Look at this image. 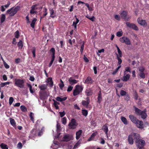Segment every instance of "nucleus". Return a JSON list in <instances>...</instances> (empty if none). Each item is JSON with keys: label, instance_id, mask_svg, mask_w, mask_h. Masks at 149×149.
<instances>
[{"label": "nucleus", "instance_id": "39448f33", "mask_svg": "<svg viewBox=\"0 0 149 149\" xmlns=\"http://www.w3.org/2000/svg\"><path fill=\"white\" fill-rule=\"evenodd\" d=\"M19 7L17 6L15 8H12L7 10V12L9 13L10 15L11 16H14L19 9Z\"/></svg>", "mask_w": 149, "mask_h": 149}, {"label": "nucleus", "instance_id": "e433bc0d", "mask_svg": "<svg viewBox=\"0 0 149 149\" xmlns=\"http://www.w3.org/2000/svg\"><path fill=\"white\" fill-rule=\"evenodd\" d=\"M20 109L22 111L26 112L27 111V109L26 107L24 106H20Z\"/></svg>", "mask_w": 149, "mask_h": 149}, {"label": "nucleus", "instance_id": "3c124183", "mask_svg": "<svg viewBox=\"0 0 149 149\" xmlns=\"http://www.w3.org/2000/svg\"><path fill=\"white\" fill-rule=\"evenodd\" d=\"M62 122L64 125H65L66 123V118L65 117L63 118L62 120Z\"/></svg>", "mask_w": 149, "mask_h": 149}, {"label": "nucleus", "instance_id": "c9c22d12", "mask_svg": "<svg viewBox=\"0 0 149 149\" xmlns=\"http://www.w3.org/2000/svg\"><path fill=\"white\" fill-rule=\"evenodd\" d=\"M44 127H42L41 129V130H39V131L38 133V136H40L41 135H42L43 132L44 131Z\"/></svg>", "mask_w": 149, "mask_h": 149}, {"label": "nucleus", "instance_id": "49530a36", "mask_svg": "<svg viewBox=\"0 0 149 149\" xmlns=\"http://www.w3.org/2000/svg\"><path fill=\"white\" fill-rule=\"evenodd\" d=\"M125 71L124 72H125V73H126V72H129L130 73L131 72L130 68L129 67H125Z\"/></svg>", "mask_w": 149, "mask_h": 149}, {"label": "nucleus", "instance_id": "7ed1b4c3", "mask_svg": "<svg viewBox=\"0 0 149 149\" xmlns=\"http://www.w3.org/2000/svg\"><path fill=\"white\" fill-rule=\"evenodd\" d=\"M83 87L81 86L77 85L75 86V89L73 91V94L74 96H76L79 94L82 91Z\"/></svg>", "mask_w": 149, "mask_h": 149}, {"label": "nucleus", "instance_id": "6e6d98bb", "mask_svg": "<svg viewBox=\"0 0 149 149\" xmlns=\"http://www.w3.org/2000/svg\"><path fill=\"white\" fill-rule=\"evenodd\" d=\"M59 103L57 102H55L54 103V105L56 109H58V106L57 105Z\"/></svg>", "mask_w": 149, "mask_h": 149}, {"label": "nucleus", "instance_id": "e2e57ef3", "mask_svg": "<svg viewBox=\"0 0 149 149\" xmlns=\"http://www.w3.org/2000/svg\"><path fill=\"white\" fill-rule=\"evenodd\" d=\"M4 65L5 68L7 69H8L9 68V66L5 62H4Z\"/></svg>", "mask_w": 149, "mask_h": 149}, {"label": "nucleus", "instance_id": "de8ad7c7", "mask_svg": "<svg viewBox=\"0 0 149 149\" xmlns=\"http://www.w3.org/2000/svg\"><path fill=\"white\" fill-rule=\"evenodd\" d=\"M22 147V145L21 142H19L17 145V147L18 149H21Z\"/></svg>", "mask_w": 149, "mask_h": 149}, {"label": "nucleus", "instance_id": "bb28decb", "mask_svg": "<svg viewBox=\"0 0 149 149\" xmlns=\"http://www.w3.org/2000/svg\"><path fill=\"white\" fill-rule=\"evenodd\" d=\"M39 88L42 90H45L47 88V85L45 84H42L38 86Z\"/></svg>", "mask_w": 149, "mask_h": 149}, {"label": "nucleus", "instance_id": "9d476101", "mask_svg": "<svg viewBox=\"0 0 149 149\" xmlns=\"http://www.w3.org/2000/svg\"><path fill=\"white\" fill-rule=\"evenodd\" d=\"M127 26L137 31L138 30V28L136 25L130 23L129 22L126 23Z\"/></svg>", "mask_w": 149, "mask_h": 149}, {"label": "nucleus", "instance_id": "72a5a7b5", "mask_svg": "<svg viewBox=\"0 0 149 149\" xmlns=\"http://www.w3.org/2000/svg\"><path fill=\"white\" fill-rule=\"evenodd\" d=\"M10 83V82L8 81L4 83H1L0 84V86L1 87H3L4 86L6 85H8Z\"/></svg>", "mask_w": 149, "mask_h": 149}, {"label": "nucleus", "instance_id": "393cba45", "mask_svg": "<svg viewBox=\"0 0 149 149\" xmlns=\"http://www.w3.org/2000/svg\"><path fill=\"white\" fill-rule=\"evenodd\" d=\"M93 82L92 79L89 77H88L85 80V83L87 84H91Z\"/></svg>", "mask_w": 149, "mask_h": 149}, {"label": "nucleus", "instance_id": "69168bd1", "mask_svg": "<svg viewBox=\"0 0 149 149\" xmlns=\"http://www.w3.org/2000/svg\"><path fill=\"white\" fill-rule=\"evenodd\" d=\"M84 45L83 44L81 46V47L80 52H81V54H82L83 53L84 49Z\"/></svg>", "mask_w": 149, "mask_h": 149}, {"label": "nucleus", "instance_id": "412c9836", "mask_svg": "<svg viewBox=\"0 0 149 149\" xmlns=\"http://www.w3.org/2000/svg\"><path fill=\"white\" fill-rule=\"evenodd\" d=\"M82 132L81 130H79L76 132V139L77 140L79 139L80 137Z\"/></svg>", "mask_w": 149, "mask_h": 149}, {"label": "nucleus", "instance_id": "f704fd0d", "mask_svg": "<svg viewBox=\"0 0 149 149\" xmlns=\"http://www.w3.org/2000/svg\"><path fill=\"white\" fill-rule=\"evenodd\" d=\"M29 116L31 120L33 121V123H34V114L32 112H31L30 113V114L29 115Z\"/></svg>", "mask_w": 149, "mask_h": 149}, {"label": "nucleus", "instance_id": "4c0bfd02", "mask_svg": "<svg viewBox=\"0 0 149 149\" xmlns=\"http://www.w3.org/2000/svg\"><path fill=\"white\" fill-rule=\"evenodd\" d=\"M60 81L61 82V83L59 84V86L60 88L62 89H63V87L64 86V84H63V81H62L61 79L60 80Z\"/></svg>", "mask_w": 149, "mask_h": 149}, {"label": "nucleus", "instance_id": "ea45409f", "mask_svg": "<svg viewBox=\"0 0 149 149\" xmlns=\"http://www.w3.org/2000/svg\"><path fill=\"white\" fill-rule=\"evenodd\" d=\"M18 46L21 49L23 47L22 42L21 40H20L18 43Z\"/></svg>", "mask_w": 149, "mask_h": 149}, {"label": "nucleus", "instance_id": "338daca9", "mask_svg": "<svg viewBox=\"0 0 149 149\" xmlns=\"http://www.w3.org/2000/svg\"><path fill=\"white\" fill-rule=\"evenodd\" d=\"M139 75L140 77L142 78H144L145 77V74L143 72L141 73Z\"/></svg>", "mask_w": 149, "mask_h": 149}, {"label": "nucleus", "instance_id": "f8f14e48", "mask_svg": "<svg viewBox=\"0 0 149 149\" xmlns=\"http://www.w3.org/2000/svg\"><path fill=\"white\" fill-rule=\"evenodd\" d=\"M124 75L122 79V80L124 81H127L130 79V75L129 74H126L125 72H124Z\"/></svg>", "mask_w": 149, "mask_h": 149}, {"label": "nucleus", "instance_id": "13d9d810", "mask_svg": "<svg viewBox=\"0 0 149 149\" xmlns=\"http://www.w3.org/2000/svg\"><path fill=\"white\" fill-rule=\"evenodd\" d=\"M114 18L116 20L118 21H119L120 19V17L118 15H114Z\"/></svg>", "mask_w": 149, "mask_h": 149}, {"label": "nucleus", "instance_id": "8fccbe9b", "mask_svg": "<svg viewBox=\"0 0 149 149\" xmlns=\"http://www.w3.org/2000/svg\"><path fill=\"white\" fill-rule=\"evenodd\" d=\"M97 134V132H96L93 133L91 135L90 139H93Z\"/></svg>", "mask_w": 149, "mask_h": 149}, {"label": "nucleus", "instance_id": "774afa93", "mask_svg": "<svg viewBox=\"0 0 149 149\" xmlns=\"http://www.w3.org/2000/svg\"><path fill=\"white\" fill-rule=\"evenodd\" d=\"M59 113L61 117L64 116L65 114V113L64 111L62 112H59Z\"/></svg>", "mask_w": 149, "mask_h": 149}, {"label": "nucleus", "instance_id": "864d4df0", "mask_svg": "<svg viewBox=\"0 0 149 149\" xmlns=\"http://www.w3.org/2000/svg\"><path fill=\"white\" fill-rule=\"evenodd\" d=\"M123 34V32L122 31H119L117 32L116 35L118 37L121 36Z\"/></svg>", "mask_w": 149, "mask_h": 149}, {"label": "nucleus", "instance_id": "cd10ccee", "mask_svg": "<svg viewBox=\"0 0 149 149\" xmlns=\"http://www.w3.org/2000/svg\"><path fill=\"white\" fill-rule=\"evenodd\" d=\"M102 99V93L100 91L98 93V97H97V102L100 103Z\"/></svg>", "mask_w": 149, "mask_h": 149}, {"label": "nucleus", "instance_id": "473e14b6", "mask_svg": "<svg viewBox=\"0 0 149 149\" xmlns=\"http://www.w3.org/2000/svg\"><path fill=\"white\" fill-rule=\"evenodd\" d=\"M6 19V16L4 14H2L0 18L1 22V23H3Z\"/></svg>", "mask_w": 149, "mask_h": 149}, {"label": "nucleus", "instance_id": "5701e85b", "mask_svg": "<svg viewBox=\"0 0 149 149\" xmlns=\"http://www.w3.org/2000/svg\"><path fill=\"white\" fill-rule=\"evenodd\" d=\"M102 129L105 132V134L108 137L107 135L108 129L107 126L106 124H105L103 126Z\"/></svg>", "mask_w": 149, "mask_h": 149}, {"label": "nucleus", "instance_id": "a211bd4d", "mask_svg": "<svg viewBox=\"0 0 149 149\" xmlns=\"http://www.w3.org/2000/svg\"><path fill=\"white\" fill-rule=\"evenodd\" d=\"M86 101L83 100L82 102V105L85 107H87L89 103V100L88 97L86 98Z\"/></svg>", "mask_w": 149, "mask_h": 149}, {"label": "nucleus", "instance_id": "58836bf2", "mask_svg": "<svg viewBox=\"0 0 149 149\" xmlns=\"http://www.w3.org/2000/svg\"><path fill=\"white\" fill-rule=\"evenodd\" d=\"M80 143L79 142H77L74 145V146L73 148L74 149H76L80 146Z\"/></svg>", "mask_w": 149, "mask_h": 149}, {"label": "nucleus", "instance_id": "2f4dec72", "mask_svg": "<svg viewBox=\"0 0 149 149\" xmlns=\"http://www.w3.org/2000/svg\"><path fill=\"white\" fill-rule=\"evenodd\" d=\"M0 146L2 149H8L7 145L3 143H2L0 145Z\"/></svg>", "mask_w": 149, "mask_h": 149}, {"label": "nucleus", "instance_id": "0e129e2a", "mask_svg": "<svg viewBox=\"0 0 149 149\" xmlns=\"http://www.w3.org/2000/svg\"><path fill=\"white\" fill-rule=\"evenodd\" d=\"M145 70V68L143 67H141L139 68V70L141 72H143Z\"/></svg>", "mask_w": 149, "mask_h": 149}, {"label": "nucleus", "instance_id": "ddd939ff", "mask_svg": "<svg viewBox=\"0 0 149 149\" xmlns=\"http://www.w3.org/2000/svg\"><path fill=\"white\" fill-rule=\"evenodd\" d=\"M135 124L138 128L140 129L143 128V123L142 121L138 120Z\"/></svg>", "mask_w": 149, "mask_h": 149}, {"label": "nucleus", "instance_id": "a878e982", "mask_svg": "<svg viewBox=\"0 0 149 149\" xmlns=\"http://www.w3.org/2000/svg\"><path fill=\"white\" fill-rule=\"evenodd\" d=\"M67 99L66 97H64L62 98L60 97H57L56 98V100L57 101L62 102L63 101H65Z\"/></svg>", "mask_w": 149, "mask_h": 149}, {"label": "nucleus", "instance_id": "680f3d73", "mask_svg": "<svg viewBox=\"0 0 149 149\" xmlns=\"http://www.w3.org/2000/svg\"><path fill=\"white\" fill-rule=\"evenodd\" d=\"M73 88V87L71 86H69L67 90L68 92H70L72 91Z\"/></svg>", "mask_w": 149, "mask_h": 149}, {"label": "nucleus", "instance_id": "20e7f679", "mask_svg": "<svg viewBox=\"0 0 149 149\" xmlns=\"http://www.w3.org/2000/svg\"><path fill=\"white\" fill-rule=\"evenodd\" d=\"M15 84L17 86L21 88L24 87V81L23 79H15Z\"/></svg>", "mask_w": 149, "mask_h": 149}, {"label": "nucleus", "instance_id": "79ce46f5", "mask_svg": "<svg viewBox=\"0 0 149 149\" xmlns=\"http://www.w3.org/2000/svg\"><path fill=\"white\" fill-rule=\"evenodd\" d=\"M82 113L84 116H86L88 114V111L86 110H82Z\"/></svg>", "mask_w": 149, "mask_h": 149}, {"label": "nucleus", "instance_id": "c85d7f7f", "mask_svg": "<svg viewBox=\"0 0 149 149\" xmlns=\"http://www.w3.org/2000/svg\"><path fill=\"white\" fill-rule=\"evenodd\" d=\"M121 119L124 124L125 125H127L128 124L127 120L125 117L123 116H121Z\"/></svg>", "mask_w": 149, "mask_h": 149}, {"label": "nucleus", "instance_id": "4468645a", "mask_svg": "<svg viewBox=\"0 0 149 149\" xmlns=\"http://www.w3.org/2000/svg\"><path fill=\"white\" fill-rule=\"evenodd\" d=\"M37 5H33L31 7V10L30 11V13L31 14H35L37 13Z\"/></svg>", "mask_w": 149, "mask_h": 149}, {"label": "nucleus", "instance_id": "4be33fe9", "mask_svg": "<svg viewBox=\"0 0 149 149\" xmlns=\"http://www.w3.org/2000/svg\"><path fill=\"white\" fill-rule=\"evenodd\" d=\"M86 93L88 96L91 95L93 94V92L91 89L87 88L86 90Z\"/></svg>", "mask_w": 149, "mask_h": 149}, {"label": "nucleus", "instance_id": "a18cd8bd", "mask_svg": "<svg viewBox=\"0 0 149 149\" xmlns=\"http://www.w3.org/2000/svg\"><path fill=\"white\" fill-rule=\"evenodd\" d=\"M55 57H52L51 61L49 65V67H50L52 65L53 62L54 61V60Z\"/></svg>", "mask_w": 149, "mask_h": 149}, {"label": "nucleus", "instance_id": "a19ab883", "mask_svg": "<svg viewBox=\"0 0 149 149\" xmlns=\"http://www.w3.org/2000/svg\"><path fill=\"white\" fill-rule=\"evenodd\" d=\"M50 51L52 52V57H55V50L54 49V48H52L51 49Z\"/></svg>", "mask_w": 149, "mask_h": 149}, {"label": "nucleus", "instance_id": "1a4fd4ad", "mask_svg": "<svg viewBox=\"0 0 149 149\" xmlns=\"http://www.w3.org/2000/svg\"><path fill=\"white\" fill-rule=\"evenodd\" d=\"M120 41L122 43H125L127 45H130L131 44L130 41L129 39L126 37H123L120 39Z\"/></svg>", "mask_w": 149, "mask_h": 149}, {"label": "nucleus", "instance_id": "4d7b16f0", "mask_svg": "<svg viewBox=\"0 0 149 149\" xmlns=\"http://www.w3.org/2000/svg\"><path fill=\"white\" fill-rule=\"evenodd\" d=\"M15 37L16 38H18L19 37V32L18 31H17L15 33Z\"/></svg>", "mask_w": 149, "mask_h": 149}, {"label": "nucleus", "instance_id": "f3484780", "mask_svg": "<svg viewBox=\"0 0 149 149\" xmlns=\"http://www.w3.org/2000/svg\"><path fill=\"white\" fill-rule=\"evenodd\" d=\"M129 117L131 121L134 123H136L138 120L135 117L132 115H130Z\"/></svg>", "mask_w": 149, "mask_h": 149}, {"label": "nucleus", "instance_id": "09e8293b", "mask_svg": "<svg viewBox=\"0 0 149 149\" xmlns=\"http://www.w3.org/2000/svg\"><path fill=\"white\" fill-rule=\"evenodd\" d=\"M14 101V99L12 97H10L9 99V104L10 105H11Z\"/></svg>", "mask_w": 149, "mask_h": 149}, {"label": "nucleus", "instance_id": "0eeeda50", "mask_svg": "<svg viewBox=\"0 0 149 149\" xmlns=\"http://www.w3.org/2000/svg\"><path fill=\"white\" fill-rule=\"evenodd\" d=\"M136 143L137 146L139 149L142 148L145 143V141L144 140L140 139L138 140L137 139L136 141Z\"/></svg>", "mask_w": 149, "mask_h": 149}, {"label": "nucleus", "instance_id": "7c9ffc66", "mask_svg": "<svg viewBox=\"0 0 149 149\" xmlns=\"http://www.w3.org/2000/svg\"><path fill=\"white\" fill-rule=\"evenodd\" d=\"M10 124L13 127L16 126V123L15 120L12 118L10 119Z\"/></svg>", "mask_w": 149, "mask_h": 149}, {"label": "nucleus", "instance_id": "b1692460", "mask_svg": "<svg viewBox=\"0 0 149 149\" xmlns=\"http://www.w3.org/2000/svg\"><path fill=\"white\" fill-rule=\"evenodd\" d=\"M68 81L69 83L70 84H76L78 81L77 80L74 79H73L72 78L70 77L68 79Z\"/></svg>", "mask_w": 149, "mask_h": 149}, {"label": "nucleus", "instance_id": "bf43d9fd", "mask_svg": "<svg viewBox=\"0 0 149 149\" xmlns=\"http://www.w3.org/2000/svg\"><path fill=\"white\" fill-rule=\"evenodd\" d=\"M76 22H73V24H72L73 26L77 25V23H78V22H79V20L78 18H76Z\"/></svg>", "mask_w": 149, "mask_h": 149}, {"label": "nucleus", "instance_id": "c756f323", "mask_svg": "<svg viewBox=\"0 0 149 149\" xmlns=\"http://www.w3.org/2000/svg\"><path fill=\"white\" fill-rule=\"evenodd\" d=\"M36 20L37 19L36 18H34L31 22V26L33 28L34 27L35 24Z\"/></svg>", "mask_w": 149, "mask_h": 149}, {"label": "nucleus", "instance_id": "f03ea898", "mask_svg": "<svg viewBox=\"0 0 149 149\" xmlns=\"http://www.w3.org/2000/svg\"><path fill=\"white\" fill-rule=\"evenodd\" d=\"M134 108L136 114L141 116L143 119H144L146 118L147 114L145 111H142L136 107H135Z\"/></svg>", "mask_w": 149, "mask_h": 149}, {"label": "nucleus", "instance_id": "9b49d317", "mask_svg": "<svg viewBox=\"0 0 149 149\" xmlns=\"http://www.w3.org/2000/svg\"><path fill=\"white\" fill-rule=\"evenodd\" d=\"M73 138V136L70 135H65L62 139L63 141H68L71 139Z\"/></svg>", "mask_w": 149, "mask_h": 149}, {"label": "nucleus", "instance_id": "2eb2a0df", "mask_svg": "<svg viewBox=\"0 0 149 149\" xmlns=\"http://www.w3.org/2000/svg\"><path fill=\"white\" fill-rule=\"evenodd\" d=\"M59 147V145L58 142L55 140L54 141L53 143L51 146V147L53 149H56Z\"/></svg>", "mask_w": 149, "mask_h": 149}, {"label": "nucleus", "instance_id": "f257e3e1", "mask_svg": "<svg viewBox=\"0 0 149 149\" xmlns=\"http://www.w3.org/2000/svg\"><path fill=\"white\" fill-rule=\"evenodd\" d=\"M139 139H140V136L139 134L132 133L128 136V140L129 143L130 145H132L134 143V139L136 142L137 139L138 140Z\"/></svg>", "mask_w": 149, "mask_h": 149}, {"label": "nucleus", "instance_id": "6ab92c4d", "mask_svg": "<svg viewBox=\"0 0 149 149\" xmlns=\"http://www.w3.org/2000/svg\"><path fill=\"white\" fill-rule=\"evenodd\" d=\"M116 47L118 51V54H116V55L117 56H117H118L119 57H121L122 56V54L121 51L120 50V49L119 48V47L117 45H116Z\"/></svg>", "mask_w": 149, "mask_h": 149}, {"label": "nucleus", "instance_id": "5fc2aeb1", "mask_svg": "<svg viewBox=\"0 0 149 149\" xmlns=\"http://www.w3.org/2000/svg\"><path fill=\"white\" fill-rule=\"evenodd\" d=\"M117 59L118 60V65H120L122 62V60L120 58V57H119L118 56H117Z\"/></svg>", "mask_w": 149, "mask_h": 149}, {"label": "nucleus", "instance_id": "423d86ee", "mask_svg": "<svg viewBox=\"0 0 149 149\" xmlns=\"http://www.w3.org/2000/svg\"><path fill=\"white\" fill-rule=\"evenodd\" d=\"M127 13L126 11H123L120 13L121 17L125 21H129L131 18V17L127 16Z\"/></svg>", "mask_w": 149, "mask_h": 149}, {"label": "nucleus", "instance_id": "c03bdc74", "mask_svg": "<svg viewBox=\"0 0 149 149\" xmlns=\"http://www.w3.org/2000/svg\"><path fill=\"white\" fill-rule=\"evenodd\" d=\"M36 49L35 47H33L32 49V52L33 54V57L36 56Z\"/></svg>", "mask_w": 149, "mask_h": 149}, {"label": "nucleus", "instance_id": "6e6552de", "mask_svg": "<svg viewBox=\"0 0 149 149\" xmlns=\"http://www.w3.org/2000/svg\"><path fill=\"white\" fill-rule=\"evenodd\" d=\"M77 125V124L76 123V120L73 119L71 120L70 122L68 125V126L70 129H74L76 128Z\"/></svg>", "mask_w": 149, "mask_h": 149}, {"label": "nucleus", "instance_id": "dca6fc26", "mask_svg": "<svg viewBox=\"0 0 149 149\" xmlns=\"http://www.w3.org/2000/svg\"><path fill=\"white\" fill-rule=\"evenodd\" d=\"M137 20L138 23L141 25L145 26L146 25V23L145 20H143L140 18H139L137 19Z\"/></svg>", "mask_w": 149, "mask_h": 149}, {"label": "nucleus", "instance_id": "052dcab7", "mask_svg": "<svg viewBox=\"0 0 149 149\" xmlns=\"http://www.w3.org/2000/svg\"><path fill=\"white\" fill-rule=\"evenodd\" d=\"M126 93V92L123 90H121L120 92V94L122 96H124L125 95Z\"/></svg>", "mask_w": 149, "mask_h": 149}, {"label": "nucleus", "instance_id": "37998d69", "mask_svg": "<svg viewBox=\"0 0 149 149\" xmlns=\"http://www.w3.org/2000/svg\"><path fill=\"white\" fill-rule=\"evenodd\" d=\"M28 87L29 88V90L30 92L32 93H34V91H33V90L32 89V86L30 84H27Z\"/></svg>", "mask_w": 149, "mask_h": 149}, {"label": "nucleus", "instance_id": "aec40b11", "mask_svg": "<svg viewBox=\"0 0 149 149\" xmlns=\"http://www.w3.org/2000/svg\"><path fill=\"white\" fill-rule=\"evenodd\" d=\"M49 13L50 17L52 18H54L55 16V14L53 9L50 8L49 9Z\"/></svg>", "mask_w": 149, "mask_h": 149}, {"label": "nucleus", "instance_id": "603ef678", "mask_svg": "<svg viewBox=\"0 0 149 149\" xmlns=\"http://www.w3.org/2000/svg\"><path fill=\"white\" fill-rule=\"evenodd\" d=\"M104 52V49H102L100 50H99L98 51V52L97 53V55L99 56H100V54H99L98 53H101L102 52Z\"/></svg>", "mask_w": 149, "mask_h": 149}]
</instances>
